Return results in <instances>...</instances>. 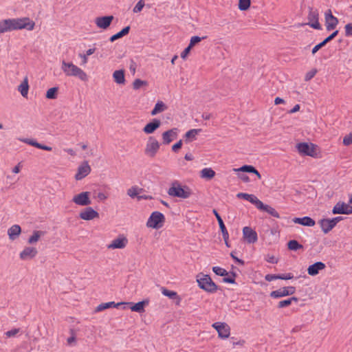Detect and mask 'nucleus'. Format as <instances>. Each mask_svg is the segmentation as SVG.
<instances>
[{"label": "nucleus", "instance_id": "f257e3e1", "mask_svg": "<svg viewBox=\"0 0 352 352\" xmlns=\"http://www.w3.org/2000/svg\"><path fill=\"white\" fill-rule=\"evenodd\" d=\"M34 25V23L28 17L1 20L0 21V34L21 29L32 30Z\"/></svg>", "mask_w": 352, "mask_h": 352}, {"label": "nucleus", "instance_id": "f03ea898", "mask_svg": "<svg viewBox=\"0 0 352 352\" xmlns=\"http://www.w3.org/2000/svg\"><path fill=\"white\" fill-rule=\"evenodd\" d=\"M167 193L170 197L185 199L190 197L192 191L188 186H182L179 182L174 181L172 182Z\"/></svg>", "mask_w": 352, "mask_h": 352}, {"label": "nucleus", "instance_id": "7ed1b4c3", "mask_svg": "<svg viewBox=\"0 0 352 352\" xmlns=\"http://www.w3.org/2000/svg\"><path fill=\"white\" fill-rule=\"evenodd\" d=\"M61 69L68 76L78 77L82 81L87 80V74L80 67L75 65L72 63H67L65 60L62 61Z\"/></svg>", "mask_w": 352, "mask_h": 352}, {"label": "nucleus", "instance_id": "20e7f679", "mask_svg": "<svg viewBox=\"0 0 352 352\" xmlns=\"http://www.w3.org/2000/svg\"><path fill=\"white\" fill-rule=\"evenodd\" d=\"M197 281L201 289L209 293H214L217 290V286L208 275H202L201 277L197 276Z\"/></svg>", "mask_w": 352, "mask_h": 352}, {"label": "nucleus", "instance_id": "39448f33", "mask_svg": "<svg viewBox=\"0 0 352 352\" xmlns=\"http://www.w3.org/2000/svg\"><path fill=\"white\" fill-rule=\"evenodd\" d=\"M165 221L164 215L158 212L155 211L151 213L146 222V226L154 229H159L163 226Z\"/></svg>", "mask_w": 352, "mask_h": 352}, {"label": "nucleus", "instance_id": "423d86ee", "mask_svg": "<svg viewBox=\"0 0 352 352\" xmlns=\"http://www.w3.org/2000/svg\"><path fill=\"white\" fill-rule=\"evenodd\" d=\"M160 144L157 140L153 136H150L146 144L144 149L145 155L148 157H153L160 149Z\"/></svg>", "mask_w": 352, "mask_h": 352}, {"label": "nucleus", "instance_id": "0eeeda50", "mask_svg": "<svg viewBox=\"0 0 352 352\" xmlns=\"http://www.w3.org/2000/svg\"><path fill=\"white\" fill-rule=\"evenodd\" d=\"M316 148L317 146L312 143L302 142L296 145V148L300 154L311 157L316 155Z\"/></svg>", "mask_w": 352, "mask_h": 352}, {"label": "nucleus", "instance_id": "6e6552de", "mask_svg": "<svg viewBox=\"0 0 352 352\" xmlns=\"http://www.w3.org/2000/svg\"><path fill=\"white\" fill-rule=\"evenodd\" d=\"M333 214H351L352 206L342 201H338L333 208Z\"/></svg>", "mask_w": 352, "mask_h": 352}, {"label": "nucleus", "instance_id": "1a4fd4ad", "mask_svg": "<svg viewBox=\"0 0 352 352\" xmlns=\"http://www.w3.org/2000/svg\"><path fill=\"white\" fill-rule=\"evenodd\" d=\"M212 326L217 330L220 338L226 339L230 336V329L226 323L217 322L213 323Z\"/></svg>", "mask_w": 352, "mask_h": 352}, {"label": "nucleus", "instance_id": "9d476101", "mask_svg": "<svg viewBox=\"0 0 352 352\" xmlns=\"http://www.w3.org/2000/svg\"><path fill=\"white\" fill-rule=\"evenodd\" d=\"M296 292V288L292 286L284 287L277 290L272 291L270 296L274 298H279L289 295H292Z\"/></svg>", "mask_w": 352, "mask_h": 352}, {"label": "nucleus", "instance_id": "9b49d317", "mask_svg": "<svg viewBox=\"0 0 352 352\" xmlns=\"http://www.w3.org/2000/svg\"><path fill=\"white\" fill-rule=\"evenodd\" d=\"M325 26L327 31L334 30L338 25V19L332 14L331 10H328L324 13Z\"/></svg>", "mask_w": 352, "mask_h": 352}, {"label": "nucleus", "instance_id": "f8f14e48", "mask_svg": "<svg viewBox=\"0 0 352 352\" xmlns=\"http://www.w3.org/2000/svg\"><path fill=\"white\" fill-rule=\"evenodd\" d=\"M72 201L76 205L81 206H89L91 204V201L89 198V192H82L75 195Z\"/></svg>", "mask_w": 352, "mask_h": 352}, {"label": "nucleus", "instance_id": "ddd939ff", "mask_svg": "<svg viewBox=\"0 0 352 352\" xmlns=\"http://www.w3.org/2000/svg\"><path fill=\"white\" fill-rule=\"evenodd\" d=\"M243 235L245 241L248 243H254L258 240V236L256 231L248 226H245L243 229Z\"/></svg>", "mask_w": 352, "mask_h": 352}, {"label": "nucleus", "instance_id": "4468645a", "mask_svg": "<svg viewBox=\"0 0 352 352\" xmlns=\"http://www.w3.org/2000/svg\"><path fill=\"white\" fill-rule=\"evenodd\" d=\"M99 214L97 211L94 210L91 207H87L85 208L79 214V217L80 219L86 221H90L95 218L98 217Z\"/></svg>", "mask_w": 352, "mask_h": 352}, {"label": "nucleus", "instance_id": "2eb2a0df", "mask_svg": "<svg viewBox=\"0 0 352 352\" xmlns=\"http://www.w3.org/2000/svg\"><path fill=\"white\" fill-rule=\"evenodd\" d=\"M90 172V166L88 164L87 162H85L78 168L77 173L75 175V179L76 180H81L87 175H88Z\"/></svg>", "mask_w": 352, "mask_h": 352}, {"label": "nucleus", "instance_id": "dca6fc26", "mask_svg": "<svg viewBox=\"0 0 352 352\" xmlns=\"http://www.w3.org/2000/svg\"><path fill=\"white\" fill-rule=\"evenodd\" d=\"M178 135V129L177 128H173L168 130L162 133L163 144H168L173 140L176 139Z\"/></svg>", "mask_w": 352, "mask_h": 352}, {"label": "nucleus", "instance_id": "f3484780", "mask_svg": "<svg viewBox=\"0 0 352 352\" xmlns=\"http://www.w3.org/2000/svg\"><path fill=\"white\" fill-rule=\"evenodd\" d=\"M128 240L125 237H118L113 239L110 244L107 245L108 249H123L126 247Z\"/></svg>", "mask_w": 352, "mask_h": 352}, {"label": "nucleus", "instance_id": "a211bd4d", "mask_svg": "<svg viewBox=\"0 0 352 352\" xmlns=\"http://www.w3.org/2000/svg\"><path fill=\"white\" fill-rule=\"evenodd\" d=\"M37 250L33 247H26L20 253V258L22 260L32 259L37 254Z\"/></svg>", "mask_w": 352, "mask_h": 352}, {"label": "nucleus", "instance_id": "6ab92c4d", "mask_svg": "<svg viewBox=\"0 0 352 352\" xmlns=\"http://www.w3.org/2000/svg\"><path fill=\"white\" fill-rule=\"evenodd\" d=\"M113 19V16L97 17L96 19L95 23L98 28L102 29H107L110 25Z\"/></svg>", "mask_w": 352, "mask_h": 352}, {"label": "nucleus", "instance_id": "aec40b11", "mask_svg": "<svg viewBox=\"0 0 352 352\" xmlns=\"http://www.w3.org/2000/svg\"><path fill=\"white\" fill-rule=\"evenodd\" d=\"M161 125V121L158 119H153L151 122L146 124L143 128V131L146 134H151Z\"/></svg>", "mask_w": 352, "mask_h": 352}, {"label": "nucleus", "instance_id": "412c9836", "mask_svg": "<svg viewBox=\"0 0 352 352\" xmlns=\"http://www.w3.org/2000/svg\"><path fill=\"white\" fill-rule=\"evenodd\" d=\"M19 140L22 142H24L25 144H28L29 145L33 146H34L36 148L42 149V150H45V151H51L52 150V148L51 146L43 145V144L37 142L34 139H30V138H19Z\"/></svg>", "mask_w": 352, "mask_h": 352}, {"label": "nucleus", "instance_id": "4be33fe9", "mask_svg": "<svg viewBox=\"0 0 352 352\" xmlns=\"http://www.w3.org/2000/svg\"><path fill=\"white\" fill-rule=\"evenodd\" d=\"M236 197L239 199H243L246 201H248L251 204H254L256 208H258V206L259 205L261 201L256 197L254 195L252 194H248L245 192H239L236 195Z\"/></svg>", "mask_w": 352, "mask_h": 352}, {"label": "nucleus", "instance_id": "5701e85b", "mask_svg": "<svg viewBox=\"0 0 352 352\" xmlns=\"http://www.w3.org/2000/svg\"><path fill=\"white\" fill-rule=\"evenodd\" d=\"M325 264L321 261L316 262L309 266L307 272L311 276H316L319 273V271L325 268Z\"/></svg>", "mask_w": 352, "mask_h": 352}, {"label": "nucleus", "instance_id": "b1692460", "mask_svg": "<svg viewBox=\"0 0 352 352\" xmlns=\"http://www.w3.org/2000/svg\"><path fill=\"white\" fill-rule=\"evenodd\" d=\"M319 224L322 230L325 234L328 233L335 227L331 219H322L319 221Z\"/></svg>", "mask_w": 352, "mask_h": 352}, {"label": "nucleus", "instance_id": "393cba45", "mask_svg": "<svg viewBox=\"0 0 352 352\" xmlns=\"http://www.w3.org/2000/svg\"><path fill=\"white\" fill-rule=\"evenodd\" d=\"M293 222L305 226L312 227L315 225V221L309 217H303L302 218L296 217L293 219Z\"/></svg>", "mask_w": 352, "mask_h": 352}, {"label": "nucleus", "instance_id": "a878e982", "mask_svg": "<svg viewBox=\"0 0 352 352\" xmlns=\"http://www.w3.org/2000/svg\"><path fill=\"white\" fill-rule=\"evenodd\" d=\"M257 208L260 210L265 211V212H267L268 214H270V215H272L274 217H276V218L280 217L278 212L274 208H272L268 205L264 204L261 201L259 205L258 206Z\"/></svg>", "mask_w": 352, "mask_h": 352}, {"label": "nucleus", "instance_id": "bb28decb", "mask_svg": "<svg viewBox=\"0 0 352 352\" xmlns=\"http://www.w3.org/2000/svg\"><path fill=\"white\" fill-rule=\"evenodd\" d=\"M21 229L19 225H13L8 230V234L10 240H15L21 234Z\"/></svg>", "mask_w": 352, "mask_h": 352}, {"label": "nucleus", "instance_id": "cd10ccee", "mask_svg": "<svg viewBox=\"0 0 352 352\" xmlns=\"http://www.w3.org/2000/svg\"><path fill=\"white\" fill-rule=\"evenodd\" d=\"M126 304H124L123 305H131V306L130 307V309H131V311H135V312H138V313H141L142 311H144V306L146 303H148V302H146V301H140V302H138L137 303H132V302H125Z\"/></svg>", "mask_w": 352, "mask_h": 352}, {"label": "nucleus", "instance_id": "c85d7f7f", "mask_svg": "<svg viewBox=\"0 0 352 352\" xmlns=\"http://www.w3.org/2000/svg\"><path fill=\"white\" fill-rule=\"evenodd\" d=\"M215 176V171L211 168H204L200 171V177L202 179L210 180Z\"/></svg>", "mask_w": 352, "mask_h": 352}, {"label": "nucleus", "instance_id": "c756f323", "mask_svg": "<svg viewBox=\"0 0 352 352\" xmlns=\"http://www.w3.org/2000/svg\"><path fill=\"white\" fill-rule=\"evenodd\" d=\"M113 78L114 81L120 85L124 84V72L122 69L116 70L113 74Z\"/></svg>", "mask_w": 352, "mask_h": 352}, {"label": "nucleus", "instance_id": "7c9ffc66", "mask_svg": "<svg viewBox=\"0 0 352 352\" xmlns=\"http://www.w3.org/2000/svg\"><path fill=\"white\" fill-rule=\"evenodd\" d=\"M29 85L28 78L25 77L23 81L19 85L18 91L21 93V96L26 98L28 94Z\"/></svg>", "mask_w": 352, "mask_h": 352}, {"label": "nucleus", "instance_id": "2f4dec72", "mask_svg": "<svg viewBox=\"0 0 352 352\" xmlns=\"http://www.w3.org/2000/svg\"><path fill=\"white\" fill-rule=\"evenodd\" d=\"M124 304H126V303L125 302L115 303L114 302H109L102 303L97 307L96 311H101L106 309L113 307L118 308L120 306L123 305Z\"/></svg>", "mask_w": 352, "mask_h": 352}, {"label": "nucleus", "instance_id": "473e14b6", "mask_svg": "<svg viewBox=\"0 0 352 352\" xmlns=\"http://www.w3.org/2000/svg\"><path fill=\"white\" fill-rule=\"evenodd\" d=\"M167 109V107L162 101H157L151 111V116H155L159 113L164 111Z\"/></svg>", "mask_w": 352, "mask_h": 352}, {"label": "nucleus", "instance_id": "72a5a7b5", "mask_svg": "<svg viewBox=\"0 0 352 352\" xmlns=\"http://www.w3.org/2000/svg\"><path fill=\"white\" fill-rule=\"evenodd\" d=\"M201 131L200 129H193L188 131L185 134L186 142H191L196 139V136Z\"/></svg>", "mask_w": 352, "mask_h": 352}, {"label": "nucleus", "instance_id": "f704fd0d", "mask_svg": "<svg viewBox=\"0 0 352 352\" xmlns=\"http://www.w3.org/2000/svg\"><path fill=\"white\" fill-rule=\"evenodd\" d=\"M129 30H130L129 26H126V27L124 28L121 31H120L119 32L116 33V34L111 36L109 39L110 41L113 42L116 40H117L120 38H122V36L126 35L129 32Z\"/></svg>", "mask_w": 352, "mask_h": 352}, {"label": "nucleus", "instance_id": "c9c22d12", "mask_svg": "<svg viewBox=\"0 0 352 352\" xmlns=\"http://www.w3.org/2000/svg\"><path fill=\"white\" fill-rule=\"evenodd\" d=\"M44 234L42 231H34L32 235L28 239V243L30 244H34L36 243L40 237Z\"/></svg>", "mask_w": 352, "mask_h": 352}, {"label": "nucleus", "instance_id": "e433bc0d", "mask_svg": "<svg viewBox=\"0 0 352 352\" xmlns=\"http://www.w3.org/2000/svg\"><path fill=\"white\" fill-rule=\"evenodd\" d=\"M298 300L296 297H292L290 298L281 300L278 302V308H284V307H288L292 303V302H297Z\"/></svg>", "mask_w": 352, "mask_h": 352}, {"label": "nucleus", "instance_id": "4c0bfd02", "mask_svg": "<svg viewBox=\"0 0 352 352\" xmlns=\"http://www.w3.org/2000/svg\"><path fill=\"white\" fill-rule=\"evenodd\" d=\"M308 20L309 23H311L318 19V12L312 8H309Z\"/></svg>", "mask_w": 352, "mask_h": 352}, {"label": "nucleus", "instance_id": "58836bf2", "mask_svg": "<svg viewBox=\"0 0 352 352\" xmlns=\"http://www.w3.org/2000/svg\"><path fill=\"white\" fill-rule=\"evenodd\" d=\"M148 82L146 80H142L141 79H135L133 82V88L135 90L140 89L142 86H146Z\"/></svg>", "mask_w": 352, "mask_h": 352}, {"label": "nucleus", "instance_id": "ea45409f", "mask_svg": "<svg viewBox=\"0 0 352 352\" xmlns=\"http://www.w3.org/2000/svg\"><path fill=\"white\" fill-rule=\"evenodd\" d=\"M302 248V245L296 240H291L288 243V248L291 250L296 251Z\"/></svg>", "mask_w": 352, "mask_h": 352}, {"label": "nucleus", "instance_id": "a19ab883", "mask_svg": "<svg viewBox=\"0 0 352 352\" xmlns=\"http://www.w3.org/2000/svg\"><path fill=\"white\" fill-rule=\"evenodd\" d=\"M58 87L49 89L46 93V98L48 99H55L57 96Z\"/></svg>", "mask_w": 352, "mask_h": 352}, {"label": "nucleus", "instance_id": "79ce46f5", "mask_svg": "<svg viewBox=\"0 0 352 352\" xmlns=\"http://www.w3.org/2000/svg\"><path fill=\"white\" fill-rule=\"evenodd\" d=\"M212 271L215 274L220 276H226L228 274V272L225 269L219 266L213 267Z\"/></svg>", "mask_w": 352, "mask_h": 352}, {"label": "nucleus", "instance_id": "37998d69", "mask_svg": "<svg viewBox=\"0 0 352 352\" xmlns=\"http://www.w3.org/2000/svg\"><path fill=\"white\" fill-rule=\"evenodd\" d=\"M162 293L164 296H167L170 299H175L177 297V294L175 292L168 290L164 288L162 289Z\"/></svg>", "mask_w": 352, "mask_h": 352}, {"label": "nucleus", "instance_id": "c03bdc74", "mask_svg": "<svg viewBox=\"0 0 352 352\" xmlns=\"http://www.w3.org/2000/svg\"><path fill=\"white\" fill-rule=\"evenodd\" d=\"M250 6V0H239V8L240 10H246Z\"/></svg>", "mask_w": 352, "mask_h": 352}, {"label": "nucleus", "instance_id": "a18cd8bd", "mask_svg": "<svg viewBox=\"0 0 352 352\" xmlns=\"http://www.w3.org/2000/svg\"><path fill=\"white\" fill-rule=\"evenodd\" d=\"M140 189L137 186H133L127 190V195L131 197L134 198L139 194Z\"/></svg>", "mask_w": 352, "mask_h": 352}, {"label": "nucleus", "instance_id": "49530a36", "mask_svg": "<svg viewBox=\"0 0 352 352\" xmlns=\"http://www.w3.org/2000/svg\"><path fill=\"white\" fill-rule=\"evenodd\" d=\"M144 5H145V3H144V0L138 1V2L136 3L135 7L133 8V12L134 13H138V12H141L142 10L143 9Z\"/></svg>", "mask_w": 352, "mask_h": 352}, {"label": "nucleus", "instance_id": "de8ad7c7", "mask_svg": "<svg viewBox=\"0 0 352 352\" xmlns=\"http://www.w3.org/2000/svg\"><path fill=\"white\" fill-rule=\"evenodd\" d=\"M213 213L217 219L220 229L221 230L225 229L226 226H225L224 223H223L221 216L219 215V214L217 212L216 210H213Z\"/></svg>", "mask_w": 352, "mask_h": 352}, {"label": "nucleus", "instance_id": "09e8293b", "mask_svg": "<svg viewBox=\"0 0 352 352\" xmlns=\"http://www.w3.org/2000/svg\"><path fill=\"white\" fill-rule=\"evenodd\" d=\"M206 37H199L198 36H192L190 41L189 46L190 47H192L194 46L196 43L200 42L201 40L204 39Z\"/></svg>", "mask_w": 352, "mask_h": 352}, {"label": "nucleus", "instance_id": "8fccbe9b", "mask_svg": "<svg viewBox=\"0 0 352 352\" xmlns=\"http://www.w3.org/2000/svg\"><path fill=\"white\" fill-rule=\"evenodd\" d=\"M252 166L250 165H244L239 168H234V170L235 172H245V173H250V170H252Z\"/></svg>", "mask_w": 352, "mask_h": 352}, {"label": "nucleus", "instance_id": "3c124183", "mask_svg": "<svg viewBox=\"0 0 352 352\" xmlns=\"http://www.w3.org/2000/svg\"><path fill=\"white\" fill-rule=\"evenodd\" d=\"M19 331L20 329L15 328L6 331L5 333V335L6 336L7 338L15 337Z\"/></svg>", "mask_w": 352, "mask_h": 352}, {"label": "nucleus", "instance_id": "603ef678", "mask_svg": "<svg viewBox=\"0 0 352 352\" xmlns=\"http://www.w3.org/2000/svg\"><path fill=\"white\" fill-rule=\"evenodd\" d=\"M316 74V69H313V70L309 71V72H307L306 74V75L305 76V81L310 80L311 78H313L314 77Z\"/></svg>", "mask_w": 352, "mask_h": 352}, {"label": "nucleus", "instance_id": "864d4df0", "mask_svg": "<svg viewBox=\"0 0 352 352\" xmlns=\"http://www.w3.org/2000/svg\"><path fill=\"white\" fill-rule=\"evenodd\" d=\"M294 278L292 273L278 274V279L281 280H290Z\"/></svg>", "mask_w": 352, "mask_h": 352}, {"label": "nucleus", "instance_id": "5fc2aeb1", "mask_svg": "<svg viewBox=\"0 0 352 352\" xmlns=\"http://www.w3.org/2000/svg\"><path fill=\"white\" fill-rule=\"evenodd\" d=\"M307 25H309L310 27H311L312 28H314L315 30H321L322 29L321 25L318 21V19L315 21H313L311 23H308Z\"/></svg>", "mask_w": 352, "mask_h": 352}, {"label": "nucleus", "instance_id": "6e6d98bb", "mask_svg": "<svg viewBox=\"0 0 352 352\" xmlns=\"http://www.w3.org/2000/svg\"><path fill=\"white\" fill-rule=\"evenodd\" d=\"M352 143V135L349 134L346 135L343 139V144L345 146H349Z\"/></svg>", "mask_w": 352, "mask_h": 352}, {"label": "nucleus", "instance_id": "4d7b16f0", "mask_svg": "<svg viewBox=\"0 0 352 352\" xmlns=\"http://www.w3.org/2000/svg\"><path fill=\"white\" fill-rule=\"evenodd\" d=\"M338 34V30H336L334 31L332 34H331L328 37H327L324 41V43H327L328 42L331 41V40H333Z\"/></svg>", "mask_w": 352, "mask_h": 352}, {"label": "nucleus", "instance_id": "13d9d810", "mask_svg": "<svg viewBox=\"0 0 352 352\" xmlns=\"http://www.w3.org/2000/svg\"><path fill=\"white\" fill-rule=\"evenodd\" d=\"M326 45V43H324V41H322L321 43H318V45H316L313 49H312V54H316L320 48H322V47H324V45Z\"/></svg>", "mask_w": 352, "mask_h": 352}, {"label": "nucleus", "instance_id": "bf43d9fd", "mask_svg": "<svg viewBox=\"0 0 352 352\" xmlns=\"http://www.w3.org/2000/svg\"><path fill=\"white\" fill-rule=\"evenodd\" d=\"M346 36H352V23H348L344 27Z\"/></svg>", "mask_w": 352, "mask_h": 352}, {"label": "nucleus", "instance_id": "052dcab7", "mask_svg": "<svg viewBox=\"0 0 352 352\" xmlns=\"http://www.w3.org/2000/svg\"><path fill=\"white\" fill-rule=\"evenodd\" d=\"M276 279H278V274L276 275L269 274L265 276V280L270 282Z\"/></svg>", "mask_w": 352, "mask_h": 352}, {"label": "nucleus", "instance_id": "680f3d73", "mask_svg": "<svg viewBox=\"0 0 352 352\" xmlns=\"http://www.w3.org/2000/svg\"><path fill=\"white\" fill-rule=\"evenodd\" d=\"M221 231L222 232L223 238L226 242V244L227 245H228L227 240L228 239L229 234H228V232L226 228H225V229H223V230H221Z\"/></svg>", "mask_w": 352, "mask_h": 352}, {"label": "nucleus", "instance_id": "e2e57ef3", "mask_svg": "<svg viewBox=\"0 0 352 352\" xmlns=\"http://www.w3.org/2000/svg\"><path fill=\"white\" fill-rule=\"evenodd\" d=\"M182 141L179 140V142H177L176 144H175L172 146L173 151L177 152V150L179 149L182 147Z\"/></svg>", "mask_w": 352, "mask_h": 352}, {"label": "nucleus", "instance_id": "0e129e2a", "mask_svg": "<svg viewBox=\"0 0 352 352\" xmlns=\"http://www.w3.org/2000/svg\"><path fill=\"white\" fill-rule=\"evenodd\" d=\"M79 57L82 59L81 65H85L88 62V56L86 54H79Z\"/></svg>", "mask_w": 352, "mask_h": 352}, {"label": "nucleus", "instance_id": "69168bd1", "mask_svg": "<svg viewBox=\"0 0 352 352\" xmlns=\"http://www.w3.org/2000/svg\"><path fill=\"white\" fill-rule=\"evenodd\" d=\"M192 47H190V46L188 45L181 54V57L183 58V59H185L187 56V55L188 54V53L190 52V49Z\"/></svg>", "mask_w": 352, "mask_h": 352}, {"label": "nucleus", "instance_id": "338daca9", "mask_svg": "<svg viewBox=\"0 0 352 352\" xmlns=\"http://www.w3.org/2000/svg\"><path fill=\"white\" fill-rule=\"evenodd\" d=\"M266 261L270 263H278V259L276 258H275L274 256L268 255L267 257L266 258Z\"/></svg>", "mask_w": 352, "mask_h": 352}, {"label": "nucleus", "instance_id": "774afa93", "mask_svg": "<svg viewBox=\"0 0 352 352\" xmlns=\"http://www.w3.org/2000/svg\"><path fill=\"white\" fill-rule=\"evenodd\" d=\"M129 69L133 74H134L135 73L136 63L133 60H131L130 65H129Z\"/></svg>", "mask_w": 352, "mask_h": 352}]
</instances>
